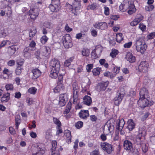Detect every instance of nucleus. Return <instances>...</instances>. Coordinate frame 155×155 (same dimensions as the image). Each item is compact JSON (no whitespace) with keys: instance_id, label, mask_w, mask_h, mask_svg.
I'll return each mask as SVG.
<instances>
[{"instance_id":"obj_47","label":"nucleus","mask_w":155,"mask_h":155,"mask_svg":"<svg viewBox=\"0 0 155 155\" xmlns=\"http://www.w3.org/2000/svg\"><path fill=\"white\" fill-rule=\"evenodd\" d=\"M37 90V89L35 87H32L29 88L28 90V92L31 94H35Z\"/></svg>"},{"instance_id":"obj_30","label":"nucleus","mask_w":155,"mask_h":155,"mask_svg":"<svg viewBox=\"0 0 155 155\" xmlns=\"http://www.w3.org/2000/svg\"><path fill=\"white\" fill-rule=\"evenodd\" d=\"M103 50L102 47L100 45L97 46L95 48V51L97 54L98 55L100 56L101 53Z\"/></svg>"},{"instance_id":"obj_26","label":"nucleus","mask_w":155,"mask_h":155,"mask_svg":"<svg viewBox=\"0 0 155 155\" xmlns=\"http://www.w3.org/2000/svg\"><path fill=\"white\" fill-rule=\"evenodd\" d=\"M64 136L66 137V142L68 143L71 142V132L69 130H66L64 131Z\"/></svg>"},{"instance_id":"obj_18","label":"nucleus","mask_w":155,"mask_h":155,"mask_svg":"<svg viewBox=\"0 0 155 155\" xmlns=\"http://www.w3.org/2000/svg\"><path fill=\"white\" fill-rule=\"evenodd\" d=\"M148 92L146 88H143L140 89V97L141 98L144 97H148Z\"/></svg>"},{"instance_id":"obj_58","label":"nucleus","mask_w":155,"mask_h":155,"mask_svg":"<svg viewBox=\"0 0 155 155\" xmlns=\"http://www.w3.org/2000/svg\"><path fill=\"white\" fill-rule=\"evenodd\" d=\"M5 88L7 90H12L13 88V85L11 84H8L6 85Z\"/></svg>"},{"instance_id":"obj_24","label":"nucleus","mask_w":155,"mask_h":155,"mask_svg":"<svg viewBox=\"0 0 155 155\" xmlns=\"http://www.w3.org/2000/svg\"><path fill=\"white\" fill-rule=\"evenodd\" d=\"M32 73L34 78H37L39 77L41 74V73L39 70L38 68H35L32 70Z\"/></svg>"},{"instance_id":"obj_2","label":"nucleus","mask_w":155,"mask_h":155,"mask_svg":"<svg viewBox=\"0 0 155 155\" xmlns=\"http://www.w3.org/2000/svg\"><path fill=\"white\" fill-rule=\"evenodd\" d=\"M72 88L73 92V103L74 104H77L79 103L78 96L79 87L78 84L76 83H73L72 84Z\"/></svg>"},{"instance_id":"obj_25","label":"nucleus","mask_w":155,"mask_h":155,"mask_svg":"<svg viewBox=\"0 0 155 155\" xmlns=\"http://www.w3.org/2000/svg\"><path fill=\"white\" fill-rule=\"evenodd\" d=\"M84 104L87 105H90L92 103L91 98L89 96H85L83 98Z\"/></svg>"},{"instance_id":"obj_28","label":"nucleus","mask_w":155,"mask_h":155,"mask_svg":"<svg viewBox=\"0 0 155 155\" xmlns=\"http://www.w3.org/2000/svg\"><path fill=\"white\" fill-rule=\"evenodd\" d=\"M127 60L130 63H133L135 61V58L131 53H128L127 56Z\"/></svg>"},{"instance_id":"obj_48","label":"nucleus","mask_w":155,"mask_h":155,"mask_svg":"<svg viewBox=\"0 0 155 155\" xmlns=\"http://www.w3.org/2000/svg\"><path fill=\"white\" fill-rule=\"evenodd\" d=\"M40 149L39 151L35 154H33L32 155H42L45 153L44 148H40L39 147Z\"/></svg>"},{"instance_id":"obj_7","label":"nucleus","mask_w":155,"mask_h":155,"mask_svg":"<svg viewBox=\"0 0 155 155\" xmlns=\"http://www.w3.org/2000/svg\"><path fill=\"white\" fill-rule=\"evenodd\" d=\"M51 69L56 70L59 71L60 68V64L59 61L55 59H53L50 62Z\"/></svg>"},{"instance_id":"obj_45","label":"nucleus","mask_w":155,"mask_h":155,"mask_svg":"<svg viewBox=\"0 0 155 155\" xmlns=\"http://www.w3.org/2000/svg\"><path fill=\"white\" fill-rule=\"evenodd\" d=\"M36 32L35 29H34L33 30H30V31L29 33V37H30L29 40H31V38L35 36Z\"/></svg>"},{"instance_id":"obj_5","label":"nucleus","mask_w":155,"mask_h":155,"mask_svg":"<svg viewBox=\"0 0 155 155\" xmlns=\"http://www.w3.org/2000/svg\"><path fill=\"white\" fill-rule=\"evenodd\" d=\"M71 5L72 7L71 11L74 14H76L81 8V1L80 0H73Z\"/></svg>"},{"instance_id":"obj_14","label":"nucleus","mask_w":155,"mask_h":155,"mask_svg":"<svg viewBox=\"0 0 155 155\" xmlns=\"http://www.w3.org/2000/svg\"><path fill=\"white\" fill-rule=\"evenodd\" d=\"M124 147L127 150H132L133 149V146L131 142L128 140H125L124 143Z\"/></svg>"},{"instance_id":"obj_39","label":"nucleus","mask_w":155,"mask_h":155,"mask_svg":"<svg viewBox=\"0 0 155 155\" xmlns=\"http://www.w3.org/2000/svg\"><path fill=\"white\" fill-rule=\"evenodd\" d=\"M101 69L99 68H97L94 69L92 70V72L94 75L97 76L99 75Z\"/></svg>"},{"instance_id":"obj_53","label":"nucleus","mask_w":155,"mask_h":155,"mask_svg":"<svg viewBox=\"0 0 155 155\" xmlns=\"http://www.w3.org/2000/svg\"><path fill=\"white\" fill-rule=\"evenodd\" d=\"M59 99L66 101H68V97L67 94H61L60 95Z\"/></svg>"},{"instance_id":"obj_8","label":"nucleus","mask_w":155,"mask_h":155,"mask_svg":"<svg viewBox=\"0 0 155 155\" xmlns=\"http://www.w3.org/2000/svg\"><path fill=\"white\" fill-rule=\"evenodd\" d=\"M39 10L37 8H32L30 9L29 11V15L31 19L35 20L38 16Z\"/></svg>"},{"instance_id":"obj_20","label":"nucleus","mask_w":155,"mask_h":155,"mask_svg":"<svg viewBox=\"0 0 155 155\" xmlns=\"http://www.w3.org/2000/svg\"><path fill=\"white\" fill-rule=\"evenodd\" d=\"M80 117L85 119L89 116V114L88 110H81L79 113Z\"/></svg>"},{"instance_id":"obj_46","label":"nucleus","mask_w":155,"mask_h":155,"mask_svg":"<svg viewBox=\"0 0 155 155\" xmlns=\"http://www.w3.org/2000/svg\"><path fill=\"white\" fill-rule=\"evenodd\" d=\"M154 8V6L153 5L148 4L145 6V9L147 11H150L152 10Z\"/></svg>"},{"instance_id":"obj_27","label":"nucleus","mask_w":155,"mask_h":155,"mask_svg":"<svg viewBox=\"0 0 155 155\" xmlns=\"http://www.w3.org/2000/svg\"><path fill=\"white\" fill-rule=\"evenodd\" d=\"M60 5H57L51 4L49 6V8L51 12H57L60 9Z\"/></svg>"},{"instance_id":"obj_16","label":"nucleus","mask_w":155,"mask_h":155,"mask_svg":"<svg viewBox=\"0 0 155 155\" xmlns=\"http://www.w3.org/2000/svg\"><path fill=\"white\" fill-rule=\"evenodd\" d=\"M18 49V47L16 45L9 46L8 48V52L10 55H12Z\"/></svg>"},{"instance_id":"obj_40","label":"nucleus","mask_w":155,"mask_h":155,"mask_svg":"<svg viewBox=\"0 0 155 155\" xmlns=\"http://www.w3.org/2000/svg\"><path fill=\"white\" fill-rule=\"evenodd\" d=\"M57 142L55 141H53L52 142L51 144L52 147L51 148V151H53L54 150H59V149H57Z\"/></svg>"},{"instance_id":"obj_11","label":"nucleus","mask_w":155,"mask_h":155,"mask_svg":"<svg viewBox=\"0 0 155 155\" xmlns=\"http://www.w3.org/2000/svg\"><path fill=\"white\" fill-rule=\"evenodd\" d=\"M148 97H144V98L140 99L138 101V103L140 105V107L142 108H144L148 106L149 104V101L147 99Z\"/></svg>"},{"instance_id":"obj_31","label":"nucleus","mask_w":155,"mask_h":155,"mask_svg":"<svg viewBox=\"0 0 155 155\" xmlns=\"http://www.w3.org/2000/svg\"><path fill=\"white\" fill-rule=\"evenodd\" d=\"M59 71H57L56 70H52L51 69V73L50 74V76L52 78H55L58 76V73Z\"/></svg>"},{"instance_id":"obj_59","label":"nucleus","mask_w":155,"mask_h":155,"mask_svg":"<svg viewBox=\"0 0 155 155\" xmlns=\"http://www.w3.org/2000/svg\"><path fill=\"white\" fill-rule=\"evenodd\" d=\"M139 23V21L135 19L133 21L130 23V24L131 26H134L137 25Z\"/></svg>"},{"instance_id":"obj_3","label":"nucleus","mask_w":155,"mask_h":155,"mask_svg":"<svg viewBox=\"0 0 155 155\" xmlns=\"http://www.w3.org/2000/svg\"><path fill=\"white\" fill-rule=\"evenodd\" d=\"M125 94V90L124 89H121L117 93V96L114 98V104L115 105L118 106L119 104Z\"/></svg>"},{"instance_id":"obj_37","label":"nucleus","mask_w":155,"mask_h":155,"mask_svg":"<svg viewBox=\"0 0 155 155\" xmlns=\"http://www.w3.org/2000/svg\"><path fill=\"white\" fill-rule=\"evenodd\" d=\"M51 136V130L49 128L45 131V137L46 139H49Z\"/></svg>"},{"instance_id":"obj_35","label":"nucleus","mask_w":155,"mask_h":155,"mask_svg":"<svg viewBox=\"0 0 155 155\" xmlns=\"http://www.w3.org/2000/svg\"><path fill=\"white\" fill-rule=\"evenodd\" d=\"M74 59V57H71L69 59L66 60L64 63V65L65 67H69L71 65V62Z\"/></svg>"},{"instance_id":"obj_19","label":"nucleus","mask_w":155,"mask_h":155,"mask_svg":"<svg viewBox=\"0 0 155 155\" xmlns=\"http://www.w3.org/2000/svg\"><path fill=\"white\" fill-rule=\"evenodd\" d=\"M130 2H128L125 4H121L119 6L120 10L122 12H124L127 11L128 8L129 7Z\"/></svg>"},{"instance_id":"obj_55","label":"nucleus","mask_w":155,"mask_h":155,"mask_svg":"<svg viewBox=\"0 0 155 155\" xmlns=\"http://www.w3.org/2000/svg\"><path fill=\"white\" fill-rule=\"evenodd\" d=\"M91 35L93 37H96L97 35V31L96 29L94 28H92L91 29Z\"/></svg>"},{"instance_id":"obj_23","label":"nucleus","mask_w":155,"mask_h":155,"mask_svg":"<svg viewBox=\"0 0 155 155\" xmlns=\"http://www.w3.org/2000/svg\"><path fill=\"white\" fill-rule=\"evenodd\" d=\"M117 129L119 130H121L124 124V120L123 119L120 120H118L117 121Z\"/></svg>"},{"instance_id":"obj_1","label":"nucleus","mask_w":155,"mask_h":155,"mask_svg":"<svg viewBox=\"0 0 155 155\" xmlns=\"http://www.w3.org/2000/svg\"><path fill=\"white\" fill-rule=\"evenodd\" d=\"M136 50L138 52L143 54L146 51L147 46L141 38H137L135 42L134 45Z\"/></svg>"},{"instance_id":"obj_29","label":"nucleus","mask_w":155,"mask_h":155,"mask_svg":"<svg viewBox=\"0 0 155 155\" xmlns=\"http://www.w3.org/2000/svg\"><path fill=\"white\" fill-rule=\"evenodd\" d=\"M10 94L8 93L5 94L1 98V101L3 102H6L8 101L10 98Z\"/></svg>"},{"instance_id":"obj_22","label":"nucleus","mask_w":155,"mask_h":155,"mask_svg":"<svg viewBox=\"0 0 155 155\" xmlns=\"http://www.w3.org/2000/svg\"><path fill=\"white\" fill-rule=\"evenodd\" d=\"M127 128L130 131H132L135 127V124L132 119L129 120L127 121Z\"/></svg>"},{"instance_id":"obj_42","label":"nucleus","mask_w":155,"mask_h":155,"mask_svg":"<svg viewBox=\"0 0 155 155\" xmlns=\"http://www.w3.org/2000/svg\"><path fill=\"white\" fill-rule=\"evenodd\" d=\"M118 53V50L115 49L112 50L110 54V56L112 58H114L116 57Z\"/></svg>"},{"instance_id":"obj_57","label":"nucleus","mask_w":155,"mask_h":155,"mask_svg":"<svg viewBox=\"0 0 155 155\" xmlns=\"http://www.w3.org/2000/svg\"><path fill=\"white\" fill-rule=\"evenodd\" d=\"M143 18L142 16L140 14H137L135 19L140 22L143 19Z\"/></svg>"},{"instance_id":"obj_34","label":"nucleus","mask_w":155,"mask_h":155,"mask_svg":"<svg viewBox=\"0 0 155 155\" xmlns=\"http://www.w3.org/2000/svg\"><path fill=\"white\" fill-rule=\"evenodd\" d=\"M64 87L62 84L58 85L54 89V91L55 93L59 92L61 90H63Z\"/></svg>"},{"instance_id":"obj_64","label":"nucleus","mask_w":155,"mask_h":155,"mask_svg":"<svg viewBox=\"0 0 155 155\" xmlns=\"http://www.w3.org/2000/svg\"><path fill=\"white\" fill-rule=\"evenodd\" d=\"M99 150H95L91 153L90 155H99Z\"/></svg>"},{"instance_id":"obj_49","label":"nucleus","mask_w":155,"mask_h":155,"mask_svg":"<svg viewBox=\"0 0 155 155\" xmlns=\"http://www.w3.org/2000/svg\"><path fill=\"white\" fill-rule=\"evenodd\" d=\"M97 7L96 4L95 3L93 4L89 5L88 6L87 9L88 10H94Z\"/></svg>"},{"instance_id":"obj_6","label":"nucleus","mask_w":155,"mask_h":155,"mask_svg":"<svg viewBox=\"0 0 155 155\" xmlns=\"http://www.w3.org/2000/svg\"><path fill=\"white\" fill-rule=\"evenodd\" d=\"M62 40L63 45L66 48H68L72 47L73 45L71 39L69 35H66L63 36Z\"/></svg>"},{"instance_id":"obj_33","label":"nucleus","mask_w":155,"mask_h":155,"mask_svg":"<svg viewBox=\"0 0 155 155\" xmlns=\"http://www.w3.org/2000/svg\"><path fill=\"white\" fill-rule=\"evenodd\" d=\"M29 49V47H27L24 50L23 55L25 57L28 58L30 57V53L28 52Z\"/></svg>"},{"instance_id":"obj_17","label":"nucleus","mask_w":155,"mask_h":155,"mask_svg":"<svg viewBox=\"0 0 155 155\" xmlns=\"http://www.w3.org/2000/svg\"><path fill=\"white\" fill-rule=\"evenodd\" d=\"M130 5L129 7L127 10V12L129 15H131L135 13L136 9L133 3L130 2Z\"/></svg>"},{"instance_id":"obj_36","label":"nucleus","mask_w":155,"mask_h":155,"mask_svg":"<svg viewBox=\"0 0 155 155\" xmlns=\"http://www.w3.org/2000/svg\"><path fill=\"white\" fill-rule=\"evenodd\" d=\"M15 125L16 129H17L21 122L20 117L19 115H16L15 117Z\"/></svg>"},{"instance_id":"obj_50","label":"nucleus","mask_w":155,"mask_h":155,"mask_svg":"<svg viewBox=\"0 0 155 155\" xmlns=\"http://www.w3.org/2000/svg\"><path fill=\"white\" fill-rule=\"evenodd\" d=\"M91 84V82L90 81V80H89V81L87 84L86 85V86H85L84 87H83L82 91L83 92H85L87 91L88 89L89 88V85Z\"/></svg>"},{"instance_id":"obj_51","label":"nucleus","mask_w":155,"mask_h":155,"mask_svg":"<svg viewBox=\"0 0 155 155\" xmlns=\"http://www.w3.org/2000/svg\"><path fill=\"white\" fill-rule=\"evenodd\" d=\"M91 57L92 58L96 59L98 58L100 56L97 55V54L95 52V50H93L91 53Z\"/></svg>"},{"instance_id":"obj_41","label":"nucleus","mask_w":155,"mask_h":155,"mask_svg":"<svg viewBox=\"0 0 155 155\" xmlns=\"http://www.w3.org/2000/svg\"><path fill=\"white\" fill-rule=\"evenodd\" d=\"M53 121L54 123L56 124L58 127H61V122L56 117L53 118Z\"/></svg>"},{"instance_id":"obj_32","label":"nucleus","mask_w":155,"mask_h":155,"mask_svg":"<svg viewBox=\"0 0 155 155\" xmlns=\"http://www.w3.org/2000/svg\"><path fill=\"white\" fill-rule=\"evenodd\" d=\"M8 29L7 28H5L1 30L0 33V36L1 37H5L8 35Z\"/></svg>"},{"instance_id":"obj_15","label":"nucleus","mask_w":155,"mask_h":155,"mask_svg":"<svg viewBox=\"0 0 155 155\" xmlns=\"http://www.w3.org/2000/svg\"><path fill=\"white\" fill-rule=\"evenodd\" d=\"M109 83L108 81L103 82L100 83L97 86V89L99 91H104L107 87Z\"/></svg>"},{"instance_id":"obj_63","label":"nucleus","mask_w":155,"mask_h":155,"mask_svg":"<svg viewBox=\"0 0 155 155\" xmlns=\"http://www.w3.org/2000/svg\"><path fill=\"white\" fill-rule=\"evenodd\" d=\"M149 115V113L148 112H147L145 113L141 117V120L142 121L145 120L147 118Z\"/></svg>"},{"instance_id":"obj_62","label":"nucleus","mask_w":155,"mask_h":155,"mask_svg":"<svg viewBox=\"0 0 155 155\" xmlns=\"http://www.w3.org/2000/svg\"><path fill=\"white\" fill-rule=\"evenodd\" d=\"M93 65L91 64H88L86 66V69L87 72L91 71V69L93 68Z\"/></svg>"},{"instance_id":"obj_44","label":"nucleus","mask_w":155,"mask_h":155,"mask_svg":"<svg viewBox=\"0 0 155 155\" xmlns=\"http://www.w3.org/2000/svg\"><path fill=\"white\" fill-rule=\"evenodd\" d=\"M71 103H68L66 107V108L65 110L64 111V114H67L68 113L71 109Z\"/></svg>"},{"instance_id":"obj_21","label":"nucleus","mask_w":155,"mask_h":155,"mask_svg":"<svg viewBox=\"0 0 155 155\" xmlns=\"http://www.w3.org/2000/svg\"><path fill=\"white\" fill-rule=\"evenodd\" d=\"M111 122V120L108 121L105 125L108 128V130L110 132L113 131L114 129V124L113 122Z\"/></svg>"},{"instance_id":"obj_38","label":"nucleus","mask_w":155,"mask_h":155,"mask_svg":"<svg viewBox=\"0 0 155 155\" xmlns=\"http://www.w3.org/2000/svg\"><path fill=\"white\" fill-rule=\"evenodd\" d=\"M82 55L84 56H88L90 54V51L88 49H83L81 51Z\"/></svg>"},{"instance_id":"obj_61","label":"nucleus","mask_w":155,"mask_h":155,"mask_svg":"<svg viewBox=\"0 0 155 155\" xmlns=\"http://www.w3.org/2000/svg\"><path fill=\"white\" fill-rule=\"evenodd\" d=\"M67 101L61 100L59 99V104L61 106H63L65 104L66 102Z\"/></svg>"},{"instance_id":"obj_13","label":"nucleus","mask_w":155,"mask_h":155,"mask_svg":"<svg viewBox=\"0 0 155 155\" xmlns=\"http://www.w3.org/2000/svg\"><path fill=\"white\" fill-rule=\"evenodd\" d=\"M40 51L41 55L47 56L50 53L51 49L48 47L44 46L41 48Z\"/></svg>"},{"instance_id":"obj_43","label":"nucleus","mask_w":155,"mask_h":155,"mask_svg":"<svg viewBox=\"0 0 155 155\" xmlns=\"http://www.w3.org/2000/svg\"><path fill=\"white\" fill-rule=\"evenodd\" d=\"M123 35L121 33H119L116 35V40L117 42H120L123 39L122 37Z\"/></svg>"},{"instance_id":"obj_4","label":"nucleus","mask_w":155,"mask_h":155,"mask_svg":"<svg viewBox=\"0 0 155 155\" xmlns=\"http://www.w3.org/2000/svg\"><path fill=\"white\" fill-rule=\"evenodd\" d=\"M100 146L101 149L108 154L111 153L114 150L113 145L106 142H101Z\"/></svg>"},{"instance_id":"obj_10","label":"nucleus","mask_w":155,"mask_h":155,"mask_svg":"<svg viewBox=\"0 0 155 155\" xmlns=\"http://www.w3.org/2000/svg\"><path fill=\"white\" fill-rule=\"evenodd\" d=\"M146 134L145 127H142L139 128L138 134L137 135L136 138V140L138 142L140 143V140L141 137L145 135Z\"/></svg>"},{"instance_id":"obj_60","label":"nucleus","mask_w":155,"mask_h":155,"mask_svg":"<svg viewBox=\"0 0 155 155\" xmlns=\"http://www.w3.org/2000/svg\"><path fill=\"white\" fill-rule=\"evenodd\" d=\"M64 74H61L58 77V84H62L61 82L63 78L64 75Z\"/></svg>"},{"instance_id":"obj_12","label":"nucleus","mask_w":155,"mask_h":155,"mask_svg":"<svg viewBox=\"0 0 155 155\" xmlns=\"http://www.w3.org/2000/svg\"><path fill=\"white\" fill-rule=\"evenodd\" d=\"M93 26L95 28L102 30H105L107 27V23L104 22L96 23L94 24Z\"/></svg>"},{"instance_id":"obj_52","label":"nucleus","mask_w":155,"mask_h":155,"mask_svg":"<svg viewBox=\"0 0 155 155\" xmlns=\"http://www.w3.org/2000/svg\"><path fill=\"white\" fill-rule=\"evenodd\" d=\"M48 38L46 35L43 36L41 38V42L43 44H45L47 41Z\"/></svg>"},{"instance_id":"obj_9","label":"nucleus","mask_w":155,"mask_h":155,"mask_svg":"<svg viewBox=\"0 0 155 155\" xmlns=\"http://www.w3.org/2000/svg\"><path fill=\"white\" fill-rule=\"evenodd\" d=\"M149 64L146 61H142L138 66V69L141 72H146L148 71Z\"/></svg>"},{"instance_id":"obj_56","label":"nucleus","mask_w":155,"mask_h":155,"mask_svg":"<svg viewBox=\"0 0 155 155\" xmlns=\"http://www.w3.org/2000/svg\"><path fill=\"white\" fill-rule=\"evenodd\" d=\"M120 68V67H114L112 70L114 74H116H116L119 73V72Z\"/></svg>"},{"instance_id":"obj_54","label":"nucleus","mask_w":155,"mask_h":155,"mask_svg":"<svg viewBox=\"0 0 155 155\" xmlns=\"http://www.w3.org/2000/svg\"><path fill=\"white\" fill-rule=\"evenodd\" d=\"M83 126V122L81 121H79L75 124L76 127L79 129L82 127Z\"/></svg>"}]
</instances>
